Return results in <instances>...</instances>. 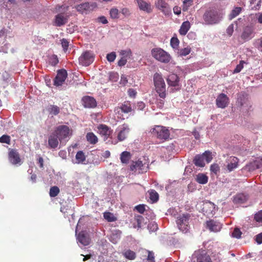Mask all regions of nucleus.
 <instances>
[{
    "label": "nucleus",
    "instance_id": "8fccbe9b",
    "mask_svg": "<svg viewBox=\"0 0 262 262\" xmlns=\"http://www.w3.org/2000/svg\"><path fill=\"white\" fill-rule=\"evenodd\" d=\"M220 168L219 165L216 163H213L210 166V170L214 174H216L220 171Z\"/></svg>",
    "mask_w": 262,
    "mask_h": 262
},
{
    "label": "nucleus",
    "instance_id": "bf43d9fd",
    "mask_svg": "<svg viewBox=\"0 0 262 262\" xmlns=\"http://www.w3.org/2000/svg\"><path fill=\"white\" fill-rule=\"evenodd\" d=\"M148 256H147V260L150 262H155V256L154 253L152 251H147Z\"/></svg>",
    "mask_w": 262,
    "mask_h": 262
},
{
    "label": "nucleus",
    "instance_id": "c756f323",
    "mask_svg": "<svg viewBox=\"0 0 262 262\" xmlns=\"http://www.w3.org/2000/svg\"><path fill=\"white\" fill-rule=\"evenodd\" d=\"M131 154L129 152L124 151L121 154L120 160L122 163L127 164L131 159Z\"/></svg>",
    "mask_w": 262,
    "mask_h": 262
},
{
    "label": "nucleus",
    "instance_id": "774afa93",
    "mask_svg": "<svg viewBox=\"0 0 262 262\" xmlns=\"http://www.w3.org/2000/svg\"><path fill=\"white\" fill-rule=\"evenodd\" d=\"M255 16L259 24H262V12L255 14Z\"/></svg>",
    "mask_w": 262,
    "mask_h": 262
},
{
    "label": "nucleus",
    "instance_id": "e433bc0d",
    "mask_svg": "<svg viewBox=\"0 0 262 262\" xmlns=\"http://www.w3.org/2000/svg\"><path fill=\"white\" fill-rule=\"evenodd\" d=\"M60 192V189L57 186L51 187L50 189V196L54 198L58 195Z\"/></svg>",
    "mask_w": 262,
    "mask_h": 262
},
{
    "label": "nucleus",
    "instance_id": "79ce46f5",
    "mask_svg": "<svg viewBox=\"0 0 262 262\" xmlns=\"http://www.w3.org/2000/svg\"><path fill=\"white\" fill-rule=\"evenodd\" d=\"M179 43V40L177 37H172L170 39V45L173 49H178Z\"/></svg>",
    "mask_w": 262,
    "mask_h": 262
},
{
    "label": "nucleus",
    "instance_id": "f704fd0d",
    "mask_svg": "<svg viewBox=\"0 0 262 262\" xmlns=\"http://www.w3.org/2000/svg\"><path fill=\"white\" fill-rule=\"evenodd\" d=\"M257 162H256L255 160L247 164L245 166V168L247 169L248 171H253L256 169H259V166L257 164Z\"/></svg>",
    "mask_w": 262,
    "mask_h": 262
},
{
    "label": "nucleus",
    "instance_id": "2f4dec72",
    "mask_svg": "<svg viewBox=\"0 0 262 262\" xmlns=\"http://www.w3.org/2000/svg\"><path fill=\"white\" fill-rule=\"evenodd\" d=\"M197 262H212L210 256L206 253H200L197 256Z\"/></svg>",
    "mask_w": 262,
    "mask_h": 262
},
{
    "label": "nucleus",
    "instance_id": "c85d7f7f",
    "mask_svg": "<svg viewBox=\"0 0 262 262\" xmlns=\"http://www.w3.org/2000/svg\"><path fill=\"white\" fill-rule=\"evenodd\" d=\"M86 139L91 144H95L98 141L97 137L93 132H89L86 134Z\"/></svg>",
    "mask_w": 262,
    "mask_h": 262
},
{
    "label": "nucleus",
    "instance_id": "7c9ffc66",
    "mask_svg": "<svg viewBox=\"0 0 262 262\" xmlns=\"http://www.w3.org/2000/svg\"><path fill=\"white\" fill-rule=\"evenodd\" d=\"M249 7L252 10H258L261 6V0H249Z\"/></svg>",
    "mask_w": 262,
    "mask_h": 262
},
{
    "label": "nucleus",
    "instance_id": "5701e85b",
    "mask_svg": "<svg viewBox=\"0 0 262 262\" xmlns=\"http://www.w3.org/2000/svg\"><path fill=\"white\" fill-rule=\"evenodd\" d=\"M145 164H143L142 161L138 160L136 161H133L130 165V170L132 171H136L137 170L143 171Z\"/></svg>",
    "mask_w": 262,
    "mask_h": 262
},
{
    "label": "nucleus",
    "instance_id": "473e14b6",
    "mask_svg": "<svg viewBox=\"0 0 262 262\" xmlns=\"http://www.w3.org/2000/svg\"><path fill=\"white\" fill-rule=\"evenodd\" d=\"M247 200L246 196L242 193L236 194L234 196L233 202L235 204H242Z\"/></svg>",
    "mask_w": 262,
    "mask_h": 262
},
{
    "label": "nucleus",
    "instance_id": "4c0bfd02",
    "mask_svg": "<svg viewBox=\"0 0 262 262\" xmlns=\"http://www.w3.org/2000/svg\"><path fill=\"white\" fill-rule=\"evenodd\" d=\"M49 112L51 114L57 115L60 112V108L57 105H51L49 108Z\"/></svg>",
    "mask_w": 262,
    "mask_h": 262
},
{
    "label": "nucleus",
    "instance_id": "ea45409f",
    "mask_svg": "<svg viewBox=\"0 0 262 262\" xmlns=\"http://www.w3.org/2000/svg\"><path fill=\"white\" fill-rule=\"evenodd\" d=\"M124 255L126 258L130 260H134L136 258L135 252L130 250H128L126 251L124 253Z\"/></svg>",
    "mask_w": 262,
    "mask_h": 262
},
{
    "label": "nucleus",
    "instance_id": "37998d69",
    "mask_svg": "<svg viewBox=\"0 0 262 262\" xmlns=\"http://www.w3.org/2000/svg\"><path fill=\"white\" fill-rule=\"evenodd\" d=\"M202 155L204 159H205L207 163H209L212 159V153L211 151L207 150L205 151Z\"/></svg>",
    "mask_w": 262,
    "mask_h": 262
},
{
    "label": "nucleus",
    "instance_id": "4468645a",
    "mask_svg": "<svg viewBox=\"0 0 262 262\" xmlns=\"http://www.w3.org/2000/svg\"><path fill=\"white\" fill-rule=\"evenodd\" d=\"M239 162V159L234 156H230L226 160V168L228 172H230L236 169Z\"/></svg>",
    "mask_w": 262,
    "mask_h": 262
},
{
    "label": "nucleus",
    "instance_id": "f03ea898",
    "mask_svg": "<svg viewBox=\"0 0 262 262\" xmlns=\"http://www.w3.org/2000/svg\"><path fill=\"white\" fill-rule=\"evenodd\" d=\"M151 54L156 60L168 63L171 59L170 55L161 48H155L151 50Z\"/></svg>",
    "mask_w": 262,
    "mask_h": 262
},
{
    "label": "nucleus",
    "instance_id": "f8f14e48",
    "mask_svg": "<svg viewBox=\"0 0 262 262\" xmlns=\"http://www.w3.org/2000/svg\"><path fill=\"white\" fill-rule=\"evenodd\" d=\"M254 27L252 25H249L243 28L241 37L244 41H247L254 37Z\"/></svg>",
    "mask_w": 262,
    "mask_h": 262
},
{
    "label": "nucleus",
    "instance_id": "13d9d810",
    "mask_svg": "<svg viewBox=\"0 0 262 262\" xmlns=\"http://www.w3.org/2000/svg\"><path fill=\"white\" fill-rule=\"evenodd\" d=\"M58 62V59L56 55H53L50 59V63L52 66L56 65Z\"/></svg>",
    "mask_w": 262,
    "mask_h": 262
},
{
    "label": "nucleus",
    "instance_id": "412c9836",
    "mask_svg": "<svg viewBox=\"0 0 262 262\" xmlns=\"http://www.w3.org/2000/svg\"><path fill=\"white\" fill-rule=\"evenodd\" d=\"M59 139L55 134L53 132L49 137L48 144L51 148H56L59 144Z\"/></svg>",
    "mask_w": 262,
    "mask_h": 262
},
{
    "label": "nucleus",
    "instance_id": "dca6fc26",
    "mask_svg": "<svg viewBox=\"0 0 262 262\" xmlns=\"http://www.w3.org/2000/svg\"><path fill=\"white\" fill-rule=\"evenodd\" d=\"M8 158L10 162L13 165L20 164L21 159L16 149H9Z\"/></svg>",
    "mask_w": 262,
    "mask_h": 262
},
{
    "label": "nucleus",
    "instance_id": "c9c22d12",
    "mask_svg": "<svg viewBox=\"0 0 262 262\" xmlns=\"http://www.w3.org/2000/svg\"><path fill=\"white\" fill-rule=\"evenodd\" d=\"M103 217L109 222H114L117 220V218L110 212H105L103 213Z\"/></svg>",
    "mask_w": 262,
    "mask_h": 262
},
{
    "label": "nucleus",
    "instance_id": "6e6552de",
    "mask_svg": "<svg viewBox=\"0 0 262 262\" xmlns=\"http://www.w3.org/2000/svg\"><path fill=\"white\" fill-rule=\"evenodd\" d=\"M203 17L205 24L207 25L216 24L220 20L218 13L214 10L206 11Z\"/></svg>",
    "mask_w": 262,
    "mask_h": 262
},
{
    "label": "nucleus",
    "instance_id": "393cba45",
    "mask_svg": "<svg viewBox=\"0 0 262 262\" xmlns=\"http://www.w3.org/2000/svg\"><path fill=\"white\" fill-rule=\"evenodd\" d=\"M77 239L78 242L84 246L89 245L90 239L88 236L83 231L80 232L78 235Z\"/></svg>",
    "mask_w": 262,
    "mask_h": 262
},
{
    "label": "nucleus",
    "instance_id": "aec40b11",
    "mask_svg": "<svg viewBox=\"0 0 262 262\" xmlns=\"http://www.w3.org/2000/svg\"><path fill=\"white\" fill-rule=\"evenodd\" d=\"M119 129L117 138L119 141H122L127 137L130 129L127 124H123L119 127Z\"/></svg>",
    "mask_w": 262,
    "mask_h": 262
},
{
    "label": "nucleus",
    "instance_id": "5fc2aeb1",
    "mask_svg": "<svg viewBox=\"0 0 262 262\" xmlns=\"http://www.w3.org/2000/svg\"><path fill=\"white\" fill-rule=\"evenodd\" d=\"M61 44L63 49V50L65 52L67 51L69 45V42L68 41V40L65 38H63L61 40Z\"/></svg>",
    "mask_w": 262,
    "mask_h": 262
},
{
    "label": "nucleus",
    "instance_id": "49530a36",
    "mask_svg": "<svg viewBox=\"0 0 262 262\" xmlns=\"http://www.w3.org/2000/svg\"><path fill=\"white\" fill-rule=\"evenodd\" d=\"M149 194H150V199L153 202H156L158 200L159 194L155 190H151L149 193Z\"/></svg>",
    "mask_w": 262,
    "mask_h": 262
},
{
    "label": "nucleus",
    "instance_id": "72a5a7b5",
    "mask_svg": "<svg viewBox=\"0 0 262 262\" xmlns=\"http://www.w3.org/2000/svg\"><path fill=\"white\" fill-rule=\"evenodd\" d=\"M196 181L199 184H205L208 182V178L204 173H199L196 176Z\"/></svg>",
    "mask_w": 262,
    "mask_h": 262
},
{
    "label": "nucleus",
    "instance_id": "4be33fe9",
    "mask_svg": "<svg viewBox=\"0 0 262 262\" xmlns=\"http://www.w3.org/2000/svg\"><path fill=\"white\" fill-rule=\"evenodd\" d=\"M207 228L211 231L213 232H218L221 229V225L220 223L210 220L206 223Z\"/></svg>",
    "mask_w": 262,
    "mask_h": 262
},
{
    "label": "nucleus",
    "instance_id": "7ed1b4c3",
    "mask_svg": "<svg viewBox=\"0 0 262 262\" xmlns=\"http://www.w3.org/2000/svg\"><path fill=\"white\" fill-rule=\"evenodd\" d=\"M61 8H63L64 12L57 14L55 16L54 19L55 25L57 27L62 26L67 23L69 16V15L66 13V12L69 9V6H64L63 5H62L61 6H57L56 7V9L59 11Z\"/></svg>",
    "mask_w": 262,
    "mask_h": 262
},
{
    "label": "nucleus",
    "instance_id": "9d476101",
    "mask_svg": "<svg viewBox=\"0 0 262 262\" xmlns=\"http://www.w3.org/2000/svg\"><path fill=\"white\" fill-rule=\"evenodd\" d=\"M94 56L92 52L85 51L79 57V63L83 66H88L94 61Z\"/></svg>",
    "mask_w": 262,
    "mask_h": 262
},
{
    "label": "nucleus",
    "instance_id": "09e8293b",
    "mask_svg": "<svg viewBox=\"0 0 262 262\" xmlns=\"http://www.w3.org/2000/svg\"><path fill=\"white\" fill-rule=\"evenodd\" d=\"M10 137L8 135H4L0 137V142L3 143H7L9 144L10 143Z\"/></svg>",
    "mask_w": 262,
    "mask_h": 262
},
{
    "label": "nucleus",
    "instance_id": "69168bd1",
    "mask_svg": "<svg viewBox=\"0 0 262 262\" xmlns=\"http://www.w3.org/2000/svg\"><path fill=\"white\" fill-rule=\"evenodd\" d=\"M118 78V75L116 73H111L110 74V79L112 81H117Z\"/></svg>",
    "mask_w": 262,
    "mask_h": 262
},
{
    "label": "nucleus",
    "instance_id": "4d7b16f0",
    "mask_svg": "<svg viewBox=\"0 0 262 262\" xmlns=\"http://www.w3.org/2000/svg\"><path fill=\"white\" fill-rule=\"evenodd\" d=\"M116 54L115 52H112L109 53L106 56L107 60L110 62H113L116 58Z\"/></svg>",
    "mask_w": 262,
    "mask_h": 262
},
{
    "label": "nucleus",
    "instance_id": "2eb2a0df",
    "mask_svg": "<svg viewBox=\"0 0 262 262\" xmlns=\"http://www.w3.org/2000/svg\"><path fill=\"white\" fill-rule=\"evenodd\" d=\"M98 132L104 141L106 140L112 134L113 130L105 124H100L97 127Z\"/></svg>",
    "mask_w": 262,
    "mask_h": 262
},
{
    "label": "nucleus",
    "instance_id": "338daca9",
    "mask_svg": "<svg viewBox=\"0 0 262 262\" xmlns=\"http://www.w3.org/2000/svg\"><path fill=\"white\" fill-rule=\"evenodd\" d=\"M255 241L259 244L262 243V232L256 236Z\"/></svg>",
    "mask_w": 262,
    "mask_h": 262
},
{
    "label": "nucleus",
    "instance_id": "f257e3e1",
    "mask_svg": "<svg viewBox=\"0 0 262 262\" xmlns=\"http://www.w3.org/2000/svg\"><path fill=\"white\" fill-rule=\"evenodd\" d=\"M153 79L156 92L160 98L164 99L166 96V84L162 75L156 73Z\"/></svg>",
    "mask_w": 262,
    "mask_h": 262
},
{
    "label": "nucleus",
    "instance_id": "a18cd8bd",
    "mask_svg": "<svg viewBox=\"0 0 262 262\" xmlns=\"http://www.w3.org/2000/svg\"><path fill=\"white\" fill-rule=\"evenodd\" d=\"M183 3L182 9L184 11H186L188 10L190 6L192 5L193 0H184Z\"/></svg>",
    "mask_w": 262,
    "mask_h": 262
},
{
    "label": "nucleus",
    "instance_id": "e2e57ef3",
    "mask_svg": "<svg viewBox=\"0 0 262 262\" xmlns=\"http://www.w3.org/2000/svg\"><path fill=\"white\" fill-rule=\"evenodd\" d=\"M127 62V58L122 57L118 62V64L120 67L124 66Z\"/></svg>",
    "mask_w": 262,
    "mask_h": 262
},
{
    "label": "nucleus",
    "instance_id": "3c124183",
    "mask_svg": "<svg viewBox=\"0 0 262 262\" xmlns=\"http://www.w3.org/2000/svg\"><path fill=\"white\" fill-rule=\"evenodd\" d=\"M144 220V218L140 215H138L135 216V221L137 223V227L140 228L141 224Z\"/></svg>",
    "mask_w": 262,
    "mask_h": 262
},
{
    "label": "nucleus",
    "instance_id": "6e6d98bb",
    "mask_svg": "<svg viewBox=\"0 0 262 262\" xmlns=\"http://www.w3.org/2000/svg\"><path fill=\"white\" fill-rule=\"evenodd\" d=\"M120 53L123 57H125L126 58H127V57L129 58L132 55V52L129 49L127 50H122Z\"/></svg>",
    "mask_w": 262,
    "mask_h": 262
},
{
    "label": "nucleus",
    "instance_id": "a19ab883",
    "mask_svg": "<svg viewBox=\"0 0 262 262\" xmlns=\"http://www.w3.org/2000/svg\"><path fill=\"white\" fill-rule=\"evenodd\" d=\"M191 52V48L189 47L180 50L178 52L179 56H185L188 55Z\"/></svg>",
    "mask_w": 262,
    "mask_h": 262
},
{
    "label": "nucleus",
    "instance_id": "a878e982",
    "mask_svg": "<svg viewBox=\"0 0 262 262\" xmlns=\"http://www.w3.org/2000/svg\"><path fill=\"white\" fill-rule=\"evenodd\" d=\"M193 162L195 165L198 167H203L205 165L204 158L202 155H196L194 157Z\"/></svg>",
    "mask_w": 262,
    "mask_h": 262
},
{
    "label": "nucleus",
    "instance_id": "cd10ccee",
    "mask_svg": "<svg viewBox=\"0 0 262 262\" xmlns=\"http://www.w3.org/2000/svg\"><path fill=\"white\" fill-rule=\"evenodd\" d=\"M190 28V24L189 21H185L182 23L180 29H179V33L181 35H185Z\"/></svg>",
    "mask_w": 262,
    "mask_h": 262
},
{
    "label": "nucleus",
    "instance_id": "9b49d317",
    "mask_svg": "<svg viewBox=\"0 0 262 262\" xmlns=\"http://www.w3.org/2000/svg\"><path fill=\"white\" fill-rule=\"evenodd\" d=\"M155 6L156 9L162 12L165 15H169L171 13V8L165 0L156 1Z\"/></svg>",
    "mask_w": 262,
    "mask_h": 262
},
{
    "label": "nucleus",
    "instance_id": "0e129e2a",
    "mask_svg": "<svg viewBox=\"0 0 262 262\" xmlns=\"http://www.w3.org/2000/svg\"><path fill=\"white\" fill-rule=\"evenodd\" d=\"M233 24H231L229 26V27L227 28L226 32L228 35L231 36L233 32Z\"/></svg>",
    "mask_w": 262,
    "mask_h": 262
},
{
    "label": "nucleus",
    "instance_id": "423d86ee",
    "mask_svg": "<svg viewBox=\"0 0 262 262\" xmlns=\"http://www.w3.org/2000/svg\"><path fill=\"white\" fill-rule=\"evenodd\" d=\"M132 104L130 101H126L122 103L120 106L116 107L114 112L118 117L122 119H124L123 117V113L128 114L133 111Z\"/></svg>",
    "mask_w": 262,
    "mask_h": 262
},
{
    "label": "nucleus",
    "instance_id": "de8ad7c7",
    "mask_svg": "<svg viewBox=\"0 0 262 262\" xmlns=\"http://www.w3.org/2000/svg\"><path fill=\"white\" fill-rule=\"evenodd\" d=\"M246 62L244 60H241L239 63L237 64L234 70L233 73H238L240 72L244 68V64Z\"/></svg>",
    "mask_w": 262,
    "mask_h": 262
},
{
    "label": "nucleus",
    "instance_id": "39448f33",
    "mask_svg": "<svg viewBox=\"0 0 262 262\" xmlns=\"http://www.w3.org/2000/svg\"><path fill=\"white\" fill-rule=\"evenodd\" d=\"M151 132L153 136L158 139L166 140L169 138V130L163 126L157 125L151 129Z\"/></svg>",
    "mask_w": 262,
    "mask_h": 262
},
{
    "label": "nucleus",
    "instance_id": "603ef678",
    "mask_svg": "<svg viewBox=\"0 0 262 262\" xmlns=\"http://www.w3.org/2000/svg\"><path fill=\"white\" fill-rule=\"evenodd\" d=\"M254 218L257 222L262 223V210L255 213Z\"/></svg>",
    "mask_w": 262,
    "mask_h": 262
},
{
    "label": "nucleus",
    "instance_id": "c03bdc74",
    "mask_svg": "<svg viewBox=\"0 0 262 262\" xmlns=\"http://www.w3.org/2000/svg\"><path fill=\"white\" fill-rule=\"evenodd\" d=\"M110 14L112 18L117 19L119 18V10L117 8H112L110 11Z\"/></svg>",
    "mask_w": 262,
    "mask_h": 262
},
{
    "label": "nucleus",
    "instance_id": "f3484780",
    "mask_svg": "<svg viewBox=\"0 0 262 262\" xmlns=\"http://www.w3.org/2000/svg\"><path fill=\"white\" fill-rule=\"evenodd\" d=\"M229 103V99L227 96L221 93L219 94L216 99V106L221 108H224L227 107Z\"/></svg>",
    "mask_w": 262,
    "mask_h": 262
},
{
    "label": "nucleus",
    "instance_id": "6ab92c4d",
    "mask_svg": "<svg viewBox=\"0 0 262 262\" xmlns=\"http://www.w3.org/2000/svg\"><path fill=\"white\" fill-rule=\"evenodd\" d=\"M139 8L140 10L145 12L147 13H150L152 12L153 7L150 3L144 0H136Z\"/></svg>",
    "mask_w": 262,
    "mask_h": 262
},
{
    "label": "nucleus",
    "instance_id": "20e7f679",
    "mask_svg": "<svg viewBox=\"0 0 262 262\" xmlns=\"http://www.w3.org/2000/svg\"><path fill=\"white\" fill-rule=\"evenodd\" d=\"M53 132L56 134L61 142L69 138L72 134V130L69 126L65 125H59Z\"/></svg>",
    "mask_w": 262,
    "mask_h": 262
},
{
    "label": "nucleus",
    "instance_id": "b1692460",
    "mask_svg": "<svg viewBox=\"0 0 262 262\" xmlns=\"http://www.w3.org/2000/svg\"><path fill=\"white\" fill-rule=\"evenodd\" d=\"M167 81L169 85L171 86H176L179 85V78L177 74H170L167 78Z\"/></svg>",
    "mask_w": 262,
    "mask_h": 262
},
{
    "label": "nucleus",
    "instance_id": "052dcab7",
    "mask_svg": "<svg viewBox=\"0 0 262 262\" xmlns=\"http://www.w3.org/2000/svg\"><path fill=\"white\" fill-rule=\"evenodd\" d=\"M135 208L138 212L141 214L143 213L145 210V205L143 204L137 205L135 207Z\"/></svg>",
    "mask_w": 262,
    "mask_h": 262
},
{
    "label": "nucleus",
    "instance_id": "1a4fd4ad",
    "mask_svg": "<svg viewBox=\"0 0 262 262\" xmlns=\"http://www.w3.org/2000/svg\"><path fill=\"white\" fill-rule=\"evenodd\" d=\"M97 7L95 2H85L75 6L76 10L81 14H88Z\"/></svg>",
    "mask_w": 262,
    "mask_h": 262
},
{
    "label": "nucleus",
    "instance_id": "680f3d73",
    "mask_svg": "<svg viewBox=\"0 0 262 262\" xmlns=\"http://www.w3.org/2000/svg\"><path fill=\"white\" fill-rule=\"evenodd\" d=\"M121 13L125 17L129 16L130 14L129 10L127 8H123L121 9Z\"/></svg>",
    "mask_w": 262,
    "mask_h": 262
},
{
    "label": "nucleus",
    "instance_id": "864d4df0",
    "mask_svg": "<svg viewBox=\"0 0 262 262\" xmlns=\"http://www.w3.org/2000/svg\"><path fill=\"white\" fill-rule=\"evenodd\" d=\"M232 236L237 238L241 237L242 232L238 228H235L232 232Z\"/></svg>",
    "mask_w": 262,
    "mask_h": 262
},
{
    "label": "nucleus",
    "instance_id": "bb28decb",
    "mask_svg": "<svg viewBox=\"0 0 262 262\" xmlns=\"http://www.w3.org/2000/svg\"><path fill=\"white\" fill-rule=\"evenodd\" d=\"M76 163L85 164L86 156L83 151H78L75 156Z\"/></svg>",
    "mask_w": 262,
    "mask_h": 262
},
{
    "label": "nucleus",
    "instance_id": "58836bf2",
    "mask_svg": "<svg viewBox=\"0 0 262 262\" xmlns=\"http://www.w3.org/2000/svg\"><path fill=\"white\" fill-rule=\"evenodd\" d=\"M241 7H236L233 9L229 15V19H232L237 16L241 12Z\"/></svg>",
    "mask_w": 262,
    "mask_h": 262
},
{
    "label": "nucleus",
    "instance_id": "ddd939ff",
    "mask_svg": "<svg viewBox=\"0 0 262 262\" xmlns=\"http://www.w3.org/2000/svg\"><path fill=\"white\" fill-rule=\"evenodd\" d=\"M67 72L64 69H61L57 71L56 76L54 79V84L57 86L62 85L67 77Z\"/></svg>",
    "mask_w": 262,
    "mask_h": 262
},
{
    "label": "nucleus",
    "instance_id": "a211bd4d",
    "mask_svg": "<svg viewBox=\"0 0 262 262\" xmlns=\"http://www.w3.org/2000/svg\"><path fill=\"white\" fill-rule=\"evenodd\" d=\"M82 104L85 108H95L97 106V102L95 98L90 96H85L81 99Z\"/></svg>",
    "mask_w": 262,
    "mask_h": 262
},
{
    "label": "nucleus",
    "instance_id": "0eeeda50",
    "mask_svg": "<svg viewBox=\"0 0 262 262\" xmlns=\"http://www.w3.org/2000/svg\"><path fill=\"white\" fill-rule=\"evenodd\" d=\"M190 215L189 214H183L178 217L177 224L179 229L183 232H187L188 231L189 220Z\"/></svg>",
    "mask_w": 262,
    "mask_h": 262
}]
</instances>
